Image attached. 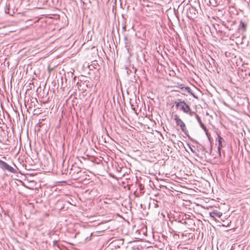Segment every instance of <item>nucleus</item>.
I'll list each match as a JSON object with an SVG mask.
<instances>
[{
  "instance_id": "obj_1",
  "label": "nucleus",
  "mask_w": 250,
  "mask_h": 250,
  "mask_svg": "<svg viewBox=\"0 0 250 250\" xmlns=\"http://www.w3.org/2000/svg\"><path fill=\"white\" fill-rule=\"evenodd\" d=\"M175 103L176 108L184 113H188L190 111L189 106L184 101L181 100L179 102H175Z\"/></svg>"
},
{
  "instance_id": "obj_2",
  "label": "nucleus",
  "mask_w": 250,
  "mask_h": 250,
  "mask_svg": "<svg viewBox=\"0 0 250 250\" xmlns=\"http://www.w3.org/2000/svg\"><path fill=\"white\" fill-rule=\"evenodd\" d=\"M0 167L3 170H7L9 172L13 173H15L16 172V170L13 167H12L7 163L2 160H0Z\"/></svg>"
},
{
  "instance_id": "obj_3",
  "label": "nucleus",
  "mask_w": 250,
  "mask_h": 250,
  "mask_svg": "<svg viewBox=\"0 0 250 250\" xmlns=\"http://www.w3.org/2000/svg\"><path fill=\"white\" fill-rule=\"evenodd\" d=\"M174 120L176 122V125H179L182 129V130L186 133L187 131V129L186 128V125L183 122V121L180 119L177 115H175Z\"/></svg>"
},
{
  "instance_id": "obj_4",
  "label": "nucleus",
  "mask_w": 250,
  "mask_h": 250,
  "mask_svg": "<svg viewBox=\"0 0 250 250\" xmlns=\"http://www.w3.org/2000/svg\"><path fill=\"white\" fill-rule=\"evenodd\" d=\"M209 215L212 218H215V217L220 218L222 215V213L217 210H214L209 212Z\"/></svg>"
},
{
  "instance_id": "obj_5",
  "label": "nucleus",
  "mask_w": 250,
  "mask_h": 250,
  "mask_svg": "<svg viewBox=\"0 0 250 250\" xmlns=\"http://www.w3.org/2000/svg\"><path fill=\"white\" fill-rule=\"evenodd\" d=\"M223 142H224V140L223 138L221 137L220 136H219L218 137V143H219V145H218V153H219V156H221L220 150H221V148L223 146L222 143Z\"/></svg>"
},
{
  "instance_id": "obj_6",
  "label": "nucleus",
  "mask_w": 250,
  "mask_h": 250,
  "mask_svg": "<svg viewBox=\"0 0 250 250\" xmlns=\"http://www.w3.org/2000/svg\"><path fill=\"white\" fill-rule=\"evenodd\" d=\"M183 88L184 89L183 90L184 91H186L189 93L191 95H192L194 97L196 98V97L193 94V93L191 91L189 87L186 86H183Z\"/></svg>"
},
{
  "instance_id": "obj_7",
  "label": "nucleus",
  "mask_w": 250,
  "mask_h": 250,
  "mask_svg": "<svg viewBox=\"0 0 250 250\" xmlns=\"http://www.w3.org/2000/svg\"><path fill=\"white\" fill-rule=\"evenodd\" d=\"M9 6H10L9 4H7V3L6 4L4 10H5V13L6 14L8 13V12H9Z\"/></svg>"
},
{
  "instance_id": "obj_8",
  "label": "nucleus",
  "mask_w": 250,
  "mask_h": 250,
  "mask_svg": "<svg viewBox=\"0 0 250 250\" xmlns=\"http://www.w3.org/2000/svg\"><path fill=\"white\" fill-rule=\"evenodd\" d=\"M195 117L196 118L199 124H201L202 121L201 120L200 117L197 114H195Z\"/></svg>"
},
{
  "instance_id": "obj_9",
  "label": "nucleus",
  "mask_w": 250,
  "mask_h": 250,
  "mask_svg": "<svg viewBox=\"0 0 250 250\" xmlns=\"http://www.w3.org/2000/svg\"><path fill=\"white\" fill-rule=\"evenodd\" d=\"M188 113L189 114V115L190 116H193V115L195 116V114H197L195 112L191 111L190 109V111Z\"/></svg>"
},
{
  "instance_id": "obj_10",
  "label": "nucleus",
  "mask_w": 250,
  "mask_h": 250,
  "mask_svg": "<svg viewBox=\"0 0 250 250\" xmlns=\"http://www.w3.org/2000/svg\"><path fill=\"white\" fill-rule=\"evenodd\" d=\"M201 127L204 129H206V127L202 123V122H201V124H199Z\"/></svg>"
},
{
  "instance_id": "obj_11",
  "label": "nucleus",
  "mask_w": 250,
  "mask_h": 250,
  "mask_svg": "<svg viewBox=\"0 0 250 250\" xmlns=\"http://www.w3.org/2000/svg\"><path fill=\"white\" fill-rule=\"evenodd\" d=\"M179 88L182 90L184 89V88H183V86L179 87Z\"/></svg>"
},
{
  "instance_id": "obj_12",
  "label": "nucleus",
  "mask_w": 250,
  "mask_h": 250,
  "mask_svg": "<svg viewBox=\"0 0 250 250\" xmlns=\"http://www.w3.org/2000/svg\"><path fill=\"white\" fill-rule=\"evenodd\" d=\"M243 27H244V28L245 27V25H244V23L243 24Z\"/></svg>"
}]
</instances>
